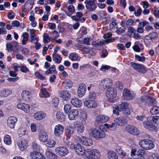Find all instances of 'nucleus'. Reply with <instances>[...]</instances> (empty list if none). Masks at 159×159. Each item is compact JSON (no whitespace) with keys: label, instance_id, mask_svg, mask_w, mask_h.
Segmentation results:
<instances>
[{"label":"nucleus","instance_id":"nucleus-40","mask_svg":"<svg viewBox=\"0 0 159 159\" xmlns=\"http://www.w3.org/2000/svg\"><path fill=\"white\" fill-rule=\"evenodd\" d=\"M112 22H111L110 24V30L112 32H114L115 31V28H117V23L116 22V19L114 18H112Z\"/></svg>","mask_w":159,"mask_h":159},{"label":"nucleus","instance_id":"nucleus-47","mask_svg":"<svg viewBox=\"0 0 159 159\" xmlns=\"http://www.w3.org/2000/svg\"><path fill=\"white\" fill-rule=\"evenodd\" d=\"M119 156L121 158H123L126 156V154L125 152L121 148H119L117 150Z\"/></svg>","mask_w":159,"mask_h":159},{"label":"nucleus","instance_id":"nucleus-39","mask_svg":"<svg viewBox=\"0 0 159 159\" xmlns=\"http://www.w3.org/2000/svg\"><path fill=\"white\" fill-rule=\"evenodd\" d=\"M107 155L108 159H118L116 153L113 151L108 150Z\"/></svg>","mask_w":159,"mask_h":159},{"label":"nucleus","instance_id":"nucleus-43","mask_svg":"<svg viewBox=\"0 0 159 159\" xmlns=\"http://www.w3.org/2000/svg\"><path fill=\"white\" fill-rule=\"evenodd\" d=\"M139 70H137V71L141 73L144 74L146 73L147 71L146 68L143 65L139 64L138 66Z\"/></svg>","mask_w":159,"mask_h":159},{"label":"nucleus","instance_id":"nucleus-28","mask_svg":"<svg viewBox=\"0 0 159 159\" xmlns=\"http://www.w3.org/2000/svg\"><path fill=\"white\" fill-rule=\"evenodd\" d=\"M158 37V34L157 33L154 32L146 35L145 36V39L147 40H151L153 41V40L157 39Z\"/></svg>","mask_w":159,"mask_h":159},{"label":"nucleus","instance_id":"nucleus-19","mask_svg":"<svg viewBox=\"0 0 159 159\" xmlns=\"http://www.w3.org/2000/svg\"><path fill=\"white\" fill-rule=\"evenodd\" d=\"M75 150L77 154L80 156L84 155L85 152L84 147L80 144H75Z\"/></svg>","mask_w":159,"mask_h":159},{"label":"nucleus","instance_id":"nucleus-44","mask_svg":"<svg viewBox=\"0 0 159 159\" xmlns=\"http://www.w3.org/2000/svg\"><path fill=\"white\" fill-rule=\"evenodd\" d=\"M52 60L55 61L57 63H61L62 60V58L59 55L52 54Z\"/></svg>","mask_w":159,"mask_h":159},{"label":"nucleus","instance_id":"nucleus-42","mask_svg":"<svg viewBox=\"0 0 159 159\" xmlns=\"http://www.w3.org/2000/svg\"><path fill=\"white\" fill-rule=\"evenodd\" d=\"M105 41L103 40L99 41L97 40L96 41H93L92 42V45L95 47H97L98 46H101L103 45Z\"/></svg>","mask_w":159,"mask_h":159},{"label":"nucleus","instance_id":"nucleus-18","mask_svg":"<svg viewBox=\"0 0 159 159\" xmlns=\"http://www.w3.org/2000/svg\"><path fill=\"white\" fill-rule=\"evenodd\" d=\"M84 105L88 108H94L97 107V103L93 100L89 99L84 102Z\"/></svg>","mask_w":159,"mask_h":159},{"label":"nucleus","instance_id":"nucleus-53","mask_svg":"<svg viewBox=\"0 0 159 159\" xmlns=\"http://www.w3.org/2000/svg\"><path fill=\"white\" fill-rule=\"evenodd\" d=\"M34 4V2L33 0H27L25 3L24 6L26 7L27 6L30 5V10H31L33 7Z\"/></svg>","mask_w":159,"mask_h":159},{"label":"nucleus","instance_id":"nucleus-58","mask_svg":"<svg viewBox=\"0 0 159 159\" xmlns=\"http://www.w3.org/2000/svg\"><path fill=\"white\" fill-rule=\"evenodd\" d=\"M48 146L49 148H52L54 147L55 144L56 143L55 141L53 140L49 139L48 142Z\"/></svg>","mask_w":159,"mask_h":159},{"label":"nucleus","instance_id":"nucleus-29","mask_svg":"<svg viewBox=\"0 0 159 159\" xmlns=\"http://www.w3.org/2000/svg\"><path fill=\"white\" fill-rule=\"evenodd\" d=\"M115 122L119 126H122L125 125L127 123V120L122 117L116 118L115 119Z\"/></svg>","mask_w":159,"mask_h":159},{"label":"nucleus","instance_id":"nucleus-11","mask_svg":"<svg viewBox=\"0 0 159 159\" xmlns=\"http://www.w3.org/2000/svg\"><path fill=\"white\" fill-rule=\"evenodd\" d=\"M135 94L128 89H124L123 93V98L125 100H131L134 98Z\"/></svg>","mask_w":159,"mask_h":159},{"label":"nucleus","instance_id":"nucleus-52","mask_svg":"<svg viewBox=\"0 0 159 159\" xmlns=\"http://www.w3.org/2000/svg\"><path fill=\"white\" fill-rule=\"evenodd\" d=\"M87 113L84 111L81 113L80 116V120L82 121H85L87 118Z\"/></svg>","mask_w":159,"mask_h":159},{"label":"nucleus","instance_id":"nucleus-46","mask_svg":"<svg viewBox=\"0 0 159 159\" xmlns=\"http://www.w3.org/2000/svg\"><path fill=\"white\" fill-rule=\"evenodd\" d=\"M150 112L152 115H155L159 113V107L157 106H154L150 110Z\"/></svg>","mask_w":159,"mask_h":159},{"label":"nucleus","instance_id":"nucleus-6","mask_svg":"<svg viewBox=\"0 0 159 159\" xmlns=\"http://www.w3.org/2000/svg\"><path fill=\"white\" fill-rule=\"evenodd\" d=\"M139 144L141 147L146 150L152 149L155 147L153 142L149 139L141 140L139 142Z\"/></svg>","mask_w":159,"mask_h":159},{"label":"nucleus","instance_id":"nucleus-60","mask_svg":"<svg viewBox=\"0 0 159 159\" xmlns=\"http://www.w3.org/2000/svg\"><path fill=\"white\" fill-rule=\"evenodd\" d=\"M135 57L138 61L142 62L144 61L145 59V57L143 56L141 57L137 55H135Z\"/></svg>","mask_w":159,"mask_h":159},{"label":"nucleus","instance_id":"nucleus-56","mask_svg":"<svg viewBox=\"0 0 159 159\" xmlns=\"http://www.w3.org/2000/svg\"><path fill=\"white\" fill-rule=\"evenodd\" d=\"M11 43H8L7 44L6 47L8 51H11L12 50V47L11 44H17L18 43L16 42Z\"/></svg>","mask_w":159,"mask_h":159},{"label":"nucleus","instance_id":"nucleus-25","mask_svg":"<svg viewBox=\"0 0 159 159\" xmlns=\"http://www.w3.org/2000/svg\"><path fill=\"white\" fill-rule=\"evenodd\" d=\"M96 120L99 123H103L108 121L109 120V117L106 115H101L97 117Z\"/></svg>","mask_w":159,"mask_h":159},{"label":"nucleus","instance_id":"nucleus-45","mask_svg":"<svg viewBox=\"0 0 159 159\" xmlns=\"http://www.w3.org/2000/svg\"><path fill=\"white\" fill-rule=\"evenodd\" d=\"M78 57V55L75 52L71 53L69 55V58L73 61L77 60Z\"/></svg>","mask_w":159,"mask_h":159},{"label":"nucleus","instance_id":"nucleus-31","mask_svg":"<svg viewBox=\"0 0 159 159\" xmlns=\"http://www.w3.org/2000/svg\"><path fill=\"white\" fill-rule=\"evenodd\" d=\"M71 102L74 106L79 107L82 105L81 101L77 98H73L71 99Z\"/></svg>","mask_w":159,"mask_h":159},{"label":"nucleus","instance_id":"nucleus-48","mask_svg":"<svg viewBox=\"0 0 159 159\" xmlns=\"http://www.w3.org/2000/svg\"><path fill=\"white\" fill-rule=\"evenodd\" d=\"M4 141L7 145H10L11 143V140L10 136L8 135H6L4 138Z\"/></svg>","mask_w":159,"mask_h":159},{"label":"nucleus","instance_id":"nucleus-34","mask_svg":"<svg viewBox=\"0 0 159 159\" xmlns=\"http://www.w3.org/2000/svg\"><path fill=\"white\" fill-rule=\"evenodd\" d=\"M12 93V91L9 89H3L0 92V96L1 97H7Z\"/></svg>","mask_w":159,"mask_h":159},{"label":"nucleus","instance_id":"nucleus-61","mask_svg":"<svg viewBox=\"0 0 159 159\" xmlns=\"http://www.w3.org/2000/svg\"><path fill=\"white\" fill-rule=\"evenodd\" d=\"M130 65L136 71H137V70H139L138 69L139 64L132 62H130Z\"/></svg>","mask_w":159,"mask_h":159},{"label":"nucleus","instance_id":"nucleus-12","mask_svg":"<svg viewBox=\"0 0 159 159\" xmlns=\"http://www.w3.org/2000/svg\"><path fill=\"white\" fill-rule=\"evenodd\" d=\"M125 129L128 132L133 135H138L139 133V130L137 128L132 125H127Z\"/></svg>","mask_w":159,"mask_h":159},{"label":"nucleus","instance_id":"nucleus-15","mask_svg":"<svg viewBox=\"0 0 159 159\" xmlns=\"http://www.w3.org/2000/svg\"><path fill=\"white\" fill-rule=\"evenodd\" d=\"M19 148L21 151L25 149L28 146V141L25 139L22 138L19 139L17 143Z\"/></svg>","mask_w":159,"mask_h":159},{"label":"nucleus","instance_id":"nucleus-27","mask_svg":"<svg viewBox=\"0 0 159 159\" xmlns=\"http://www.w3.org/2000/svg\"><path fill=\"white\" fill-rule=\"evenodd\" d=\"M46 116L45 113L43 111H38L34 115V117L36 120H40L44 118Z\"/></svg>","mask_w":159,"mask_h":159},{"label":"nucleus","instance_id":"nucleus-9","mask_svg":"<svg viewBox=\"0 0 159 159\" xmlns=\"http://www.w3.org/2000/svg\"><path fill=\"white\" fill-rule=\"evenodd\" d=\"M76 139L85 146H90L93 145V142L92 139L84 136H76Z\"/></svg>","mask_w":159,"mask_h":159},{"label":"nucleus","instance_id":"nucleus-36","mask_svg":"<svg viewBox=\"0 0 159 159\" xmlns=\"http://www.w3.org/2000/svg\"><path fill=\"white\" fill-rule=\"evenodd\" d=\"M47 157L49 159H58V156L55 154L48 151L45 153Z\"/></svg>","mask_w":159,"mask_h":159},{"label":"nucleus","instance_id":"nucleus-35","mask_svg":"<svg viewBox=\"0 0 159 159\" xmlns=\"http://www.w3.org/2000/svg\"><path fill=\"white\" fill-rule=\"evenodd\" d=\"M112 35V34L111 32L108 33L107 34L103 35V37L105 39H107L105 41V42L107 44L109 43L112 42L115 40L114 38L112 39H110V38H111Z\"/></svg>","mask_w":159,"mask_h":159},{"label":"nucleus","instance_id":"nucleus-63","mask_svg":"<svg viewBox=\"0 0 159 159\" xmlns=\"http://www.w3.org/2000/svg\"><path fill=\"white\" fill-rule=\"evenodd\" d=\"M98 16L100 19H102L104 16L107 15L106 12L103 11H99L98 13Z\"/></svg>","mask_w":159,"mask_h":159},{"label":"nucleus","instance_id":"nucleus-17","mask_svg":"<svg viewBox=\"0 0 159 159\" xmlns=\"http://www.w3.org/2000/svg\"><path fill=\"white\" fill-rule=\"evenodd\" d=\"M86 90V86L83 83L80 84L79 85L77 90V93L79 97L81 98L85 94Z\"/></svg>","mask_w":159,"mask_h":159},{"label":"nucleus","instance_id":"nucleus-2","mask_svg":"<svg viewBox=\"0 0 159 159\" xmlns=\"http://www.w3.org/2000/svg\"><path fill=\"white\" fill-rule=\"evenodd\" d=\"M86 159H98L101 156L100 152L96 149H88L85 150L84 155Z\"/></svg>","mask_w":159,"mask_h":159},{"label":"nucleus","instance_id":"nucleus-51","mask_svg":"<svg viewBox=\"0 0 159 159\" xmlns=\"http://www.w3.org/2000/svg\"><path fill=\"white\" fill-rule=\"evenodd\" d=\"M126 30V29L125 28H121V27L117 28L115 30V32H116L117 34H119L121 33H124L125 32Z\"/></svg>","mask_w":159,"mask_h":159},{"label":"nucleus","instance_id":"nucleus-50","mask_svg":"<svg viewBox=\"0 0 159 159\" xmlns=\"http://www.w3.org/2000/svg\"><path fill=\"white\" fill-rule=\"evenodd\" d=\"M43 42L44 43H48L50 42V39L48 35L46 33L43 34Z\"/></svg>","mask_w":159,"mask_h":159},{"label":"nucleus","instance_id":"nucleus-54","mask_svg":"<svg viewBox=\"0 0 159 159\" xmlns=\"http://www.w3.org/2000/svg\"><path fill=\"white\" fill-rule=\"evenodd\" d=\"M18 132L19 135L21 136L26 134H27V131L24 128H21L18 129Z\"/></svg>","mask_w":159,"mask_h":159},{"label":"nucleus","instance_id":"nucleus-37","mask_svg":"<svg viewBox=\"0 0 159 159\" xmlns=\"http://www.w3.org/2000/svg\"><path fill=\"white\" fill-rule=\"evenodd\" d=\"M39 96L41 98H48L50 96L48 93L46 91L45 88L42 89H40Z\"/></svg>","mask_w":159,"mask_h":159},{"label":"nucleus","instance_id":"nucleus-49","mask_svg":"<svg viewBox=\"0 0 159 159\" xmlns=\"http://www.w3.org/2000/svg\"><path fill=\"white\" fill-rule=\"evenodd\" d=\"M56 71L55 66L54 65H52L49 69L45 72V73L48 75L53 73Z\"/></svg>","mask_w":159,"mask_h":159},{"label":"nucleus","instance_id":"nucleus-32","mask_svg":"<svg viewBox=\"0 0 159 159\" xmlns=\"http://www.w3.org/2000/svg\"><path fill=\"white\" fill-rule=\"evenodd\" d=\"M60 97L64 100H66L70 98V95L66 90H63L60 93Z\"/></svg>","mask_w":159,"mask_h":159},{"label":"nucleus","instance_id":"nucleus-62","mask_svg":"<svg viewBox=\"0 0 159 159\" xmlns=\"http://www.w3.org/2000/svg\"><path fill=\"white\" fill-rule=\"evenodd\" d=\"M52 104L55 107H56L59 103V100L58 98L55 97L52 99Z\"/></svg>","mask_w":159,"mask_h":159},{"label":"nucleus","instance_id":"nucleus-7","mask_svg":"<svg viewBox=\"0 0 159 159\" xmlns=\"http://www.w3.org/2000/svg\"><path fill=\"white\" fill-rule=\"evenodd\" d=\"M84 3L86 9L89 11H94L97 8V0H86Z\"/></svg>","mask_w":159,"mask_h":159},{"label":"nucleus","instance_id":"nucleus-16","mask_svg":"<svg viewBox=\"0 0 159 159\" xmlns=\"http://www.w3.org/2000/svg\"><path fill=\"white\" fill-rule=\"evenodd\" d=\"M64 127L60 124H58L56 125L54 128V134L55 136L57 137H59L62 134Z\"/></svg>","mask_w":159,"mask_h":159},{"label":"nucleus","instance_id":"nucleus-22","mask_svg":"<svg viewBox=\"0 0 159 159\" xmlns=\"http://www.w3.org/2000/svg\"><path fill=\"white\" fill-rule=\"evenodd\" d=\"M17 107L27 113L30 111V107L28 104L20 102L17 104Z\"/></svg>","mask_w":159,"mask_h":159},{"label":"nucleus","instance_id":"nucleus-13","mask_svg":"<svg viewBox=\"0 0 159 159\" xmlns=\"http://www.w3.org/2000/svg\"><path fill=\"white\" fill-rule=\"evenodd\" d=\"M39 140L42 143H46L48 141V135L46 132L44 130L40 131L38 133Z\"/></svg>","mask_w":159,"mask_h":159},{"label":"nucleus","instance_id":"nucleus-8","mask_svg":"<svg viewBox=\"0 0 159 159\" xmlns=\"http://www.w3.org/2000/svg\"><path fill=\"white\" fill-rule=\"evenodd\" d=\"M112 81L109 79L106 78L102 80L99 84L100 88L102 89H107L111 88Z\"/></svg>","mask_w":159,"mask_h":159},{"label":"nucleus","instance_id":"nucleus-59","mask_svg":"<svg viewBox=\"0 0 159 159\" xmlns=\"http://www.w3.org/2000/svg\"><path fill=\"white\" fill-rule=\"evenodd\" d=\"M71 106L70 104H66L64 105V110L65 113L67 114L70 109Z\"/></svg>","mask_w":159,"mask_h":159},{"label":"nucleus","instance_id":"nucleus-57","mask_svg":"<svg viewBox=\"0 0 159 159\" xmlns=\"http://www.w3.org/2000/svg\"><path fill=\"white\" fill-rule=\"evenodd\" d=\"M89 67V65L88 64H85L80 66V71L81 72H83Z\"/></svg>","mask_w":159,"mask_h":159},{"label":"nucleus","instance_id":"nucleus-4","mask_svg":"<svg viewBox=\"0 0 159 159\" xmlns=\"http://www.w3.org/2000/svg\"><path fill=\"white\" fill-rule=\"evenodd\" d=\"M144 103L150 106L156 105L157 103L156 100L154 98L148 96H141L138 101V103L141 104Z\"/></svg>","mask_w":159,"mask_h":159},{"label":"nucleus","instance_id":"nucleus-5","mask_svg":"<svg viewBox=\"0 0 159 159\" xmlns=\"http://www.w3.org/2000/svg\"><path fill=\"white\" fill-rule=\"evenodd\" d=\"M89 135L97 140H99L106 136V134L103 131L96 128L91 129L90 130Z\"/></svg>","mask_w":159,"mask_h":159},{"label":"nucleus","instance_id":"nucleus-23","mask_svg":"<svg viewBox=\"0 0 159 159\" xmlns=\"http://www.w3.org/2000/svg\"><path fill=\"white\" fill-rule=\"evenodd\" d=\"M79 113L78 111L76 109H73L70 111L69 113L68 117L71 120L75 119L78 117Z\"/></svg>","mask_w":159,"mask_h":159},{"label":"nucleus","instance_id":"nucleus-55","mask_svg":"<svg viewBox=\"0 0 159 159\" xmlns=\"http://www.w3.org/2000/svg\"><path fill=\"white\" fill-rule=\"evenodd\" d=\"M30 42L33 43H34L35 42H38L39 38L35 35H30Z\"/></svg>","mask_w":159,"mask_h":159},{"label":"nucleus","instance_id":"nucleus-20","mask_svg":"<svg viewBox=\"0 0 159 159\" xmlns=\"http://www.w3.org/2000/svg\"><path fill=\"white\" fill-rule=\"evenodd\" d=\"M31 159H46L45 157L42 154L37 152H32L30 153Z\"/></svg>","mask_w":159,"mask_h":159},{"label":"nucleus","instance_id":"nucleus-21","mask_svg":"<svg viewBox=\"0 0 159 159\" xmlns=\"http://www.w3.org/2000/svg\"><path fill=\"white\" fill-rule=\"evenodd\" d=\"M21 96L22 98L27 102H30L32 99V94L29 91L24 90L21 93Z\"/></svg>","mask_w":159,"mask_h":159},{"label":"nucleus","instance_id":"nucleus-33","mask_svg":"<svg viewBox=\"0 0 159 159\" xmlns=\"http://www.w3.org/2000/svg\"><path fill=\"white\" fill-rule=\"evenodd\" d=\"M62 86L65 89H70L72 86V83L70 80L66 79L62 82Z\"/></svg>","mask_w":159,"mask_h":159},{"label":"nucleus","instance_id":"nucleus-30","mask_svg":"<svg viewBox=\"0 0 159 159\" xmlns=\"http://www.w3.org/2000/svg\"><path fill=\"white\" fill-rule=\"evenodd\" d=\"M66 136L68 138H70L74 131V129L73 126L69 125L66 127Z\"/></svg>","mask_w":159,"mask_h":159},{"label":"nucleus","instance_id":"nucleus-26","mask_svg":"<svg viewBox=\"0 0 159 159\" xmlns=\"http://www.w3.org/2000/svg\"><path fill=\"white\" fill-rule=\"evenodd\" d=\"M149 24V22L143 20L142 22L139 23L138 26V28L137 29V31L140 33H142L144 31L143 27L146 25Z\"/></svg>","mask_w":159,"mask_h":159},{"label":"nucleus","instance_id":"nucleus-3","mask_svg":"<svg viewBox=\"0 0 159 159\" xmlns=\"http://www.w3.org/2000/svg\"><path fill=\"white\" fill-rule=\"evenodd\" d=\"M117 92L116 89L111 87L108 89L106 91V94L110 102L114 103L118 101L116 96Z\"/></svg>","mask_w":159,"mask_h":159},{"label":"nucleus","instance_id":"nucleus-24","mask_svg":"<svg viewBox=\"0 0 159 159\" xmlns=\"http://www.w3.org/2000/svg\"><path fill=\"white\" fill-rule=\"evenodd\" d=\"M17 120V118L14 116L10 117L7 120V125L11 128H13L14 127L15 123Z\"/></svg>","mask_w":159,"mask_h":159},{"label":"nucleus","instance_id":"nucleus-10","mask_svg":"<svg viewBox=\"0 0 159 159\" xmlns=\"http://www.w3.org/2000/svg\"><path fill=\"white\" fill-rule=\"evenodd\" d=\"M55 152L60 156L64 157L69 153L68 149L66 147H59L55 149Z\"/></svg>","mask_w":159,"mask_h":159},{"label":"nucleus","instance_id":"nucleus-64","mask_svg":"<svg viewBox=\"0 0 159 159\" xmlns=\"http://www.w3.org/2000/svg\"><path fill=\"white\" fill-rule=\"evenodd\" d=\"M138 153L139 155L141 157L146 156V151L143 149H140L138 151Z\"/></svg>","mask_w":159,"mask_h":159},{"label":"nucleus","instance_id":"nucleus-41","mask_svg":"<svg viewBox=\"0 0 159 159\" xmlns=\"http://www.w3.org/2000/svg\"><path fill=\"white\" fill-rule=\"evenodd\" d=\"M75 127L77 131L79 132L83 133L84 129V125L81 123L80 122L76 124Z\"/></svg>","mask_w":159,"mask_h":159},{"label":"nucleus","instance_id":"nucleus-1","mask_svg":"<svg viewBox=\"0 0 159 159\" xmlns=\"http://www.w3.org/2000/svg\"><path fill=\"white\" fill-rule=\"evenodd\" d=\"M116 109L119 111H122L125 116H129L132 112V108L129 104L126 102H119Z\"/></svg>","mask_w":159,"mask_h":159},{"label":"nucleus","instance_id":"nucleus-14","mask_svg":"<svg viewBox=\"0 0 159 159\" xmlns=\"http://www.w3.org/2000/svg\"><path fill=\"white\" fill-rule=\"evenodd\" d=\"M143 124L144 127L146 129L155 132L158 131V128L151 122L148 121H145L143 122Z\"/></svg>","mask_w":159,"mask_h":159},{"label":"nucleus","instance_id":"nucleus-38","mask_svg":"<svg viewBox=\"0 0 159 159\" xmlns=\"http://www.w3.org/2000/svg\"><path fill=\"white\" fill-rule=\"evenodd\" d=\"M56 116L58 120L61 122H64L65 119V116L64 113L60 111L57 113Z\"/></svg>","mask_w":159,"mask_h":159}]
</instances>
